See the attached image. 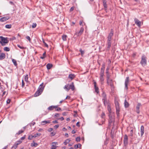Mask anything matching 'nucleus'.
Segmentation results:
<instances>
[{
  "label": "nucleus",
  "mask_w": 149,
  "mask_h": 149,
  "mask_svg": "<svg viewBox=\"0 0 149 149\" xmlns=\"http://www.w3.org/2000/svg\"><path fill=\"white\" fill-rule=\"evenodd\" d=\"M12 25L11 24H7L5 26V27L7 29H10Z\"/></svg>",
  "instance_id": "obj_36"
},
{
  "label": "nucleus",
  "mask_w": 149,
  "mask_h": 149,
  "mask_svg": "<svg viewBox=\"0 0 149 149\" xmlns=\"http://www.w3.org/2000/svg\"><path fill=\"white\" fill-rule=\"evenodd\" d=\"M47 68L48 70H49L52 67V64L50 63H48L47 64Z\"/></svg>",
  "instance_id": "obj_23"
},
{
  "label": "nucleus",
  "mask_w": 149,
  "mask_h": 149,
  "mask_svg": "<svg viewBox=\"0 0 149 149\" xmlns=\"http://www.w3.org/2000/svg\"><path fill=\"white\" fill-rule=\"evenodd\" d=\"M67 36L66 35H63L62 36V38L63 41H66L67 40Z\"/></svg>",
  "instance_id": "obj_32"
},
{
  "label": "nucleus",
  "mask_w": 149,
  "mask_h": 149,
  "mask_svg": "<svg viewBox=\"0 0 149 149\" xmlns=\"http://www.w3.org/2000/svg\"><path fill=\"white\" fill-rule=\"evenodd\" d=\"M6 56V55L5 54L2 53L0 55V60H2Z\"/></svg>",
  "instance_id": "obj_17"
},
{
  "label": "nucleus",
  "mask_w": 149,
  "mask_h": 149,
  "mask_svg": "<svg viewBox=\"0 0 149 149\" xmlns=\"http://www.w3.org/2000/svg\"><path fill=\"white\" fill-rule=\"evenodd\" d=\"M26 39L28 40L29 41H30L31 40V38L29 36H27L26 37Z\"/></svg>",
  "instance_id": "obj_54"
},
{
  "label": "nucleus",
  "mask_w": 149,
  "mask_h": 149,
  "mask_svg": "<svg viewBox=\"0 0 149 149\" xmlns=\"http://www.w3.org/2000/svg\"><path fill=\"white\" fill-rule=\"evenodd\" d=\"M109 77L108 75H107V84L109 83Z\"/></svg>",
  "instance_id": "obj_47"
},
{
  "label": "nucleus",
  "mask_w": 149,
  "mask_h": 149,
  "mask_svg": "<svg viewBox=\"0 0 149 149\" xmlns=\"http://www.w3.org/2000/svg\"><path fill=\"white\" fill-rule=\"evenodd\" d=\"M81 145L80 144H79L76 145L74 146V148L75 149H77L79 148H80L81 147Z\"/></svg>",
  "instance_id": "obj_31"
},
{
  "label": "nucleus",
  "mask_w": 149,
  "mask_h": 149,
  "mask_svg": "<svg viewBox=\"0 0 149 149\" xmlns=\"http://www.w3.org/2000/svg\"><path fill=\"white\" fill-rule=\"evenodd\" d=\"M10 18V17L8 16L4 17H3L0 18V21L1 22H4L9 19Z\"/></svg>",
  "instance_id": "obj_6"
},
{
  "label": "nucleus",
  "mask_w": 149,
  "mask_h": 149,
  "mask_svg": "<svg viewBox=\"0 0 149 149\" xmlns=\"http://www.w3.org/2000/svg\"><path fill=\"white\" fill-rule=\"evenodd\" d=\"M17 46L19 47L20 48L22 49H24V47H21L20 45H17Z\"/></svg>",
  "instance_id": "obj_49"
},
{
  "label": "nucleus",
  "mask_w": 149,
  "mask_h": 149,
  "mask_svg": "<svg viewBox=\"0 0 149 149\" xmlns=\"http://www.w3.org/2000/svg\"><path fill=\"white\" fill-rule=\"evenodd\" d=\"M46 57V52H45L42 54V56H41L40 58L41 59H43Z\"/></svg>",
  "instance_id": "obj_33"
},
{
  "label": "nucleus",
  "mask_w": 149,
  "mask_h": 149,
  "mask_svg": "<svg viewBox=\"0 0 149 149\" xmlns=\"http://www.w3.org/2000/svg\"><path fill=\"white\" fill-rule=\"evenodd\" d=\"M115 104L116 109V113L117 116H119V103L118 101H116L115 102Z\"/></svg>",
  "instance_id": "obj_2"
},
{
  "label": "nucleus",
  "mask_w": 149,
  "mask_h": 149,
  "mask_svg": "<svg viewBox=\"0 0 149 149\" xmlns=\"http://www.w3.org/2000/svg\"><path fill=\"white\" fill-rule=\"evenodd\" d=\"M80 139L79 137H77L76 138V141L77 142H79L80 141Z\"/></svg>",
  "instance_id": "obj_46"
},
{
  "label": "nucleus",
  "mask_w": 149,
  "mask_h": 149,
  "mask_svg": "<svg viewBox=\"0 0 149 149\" xmlns=\"http://www.w3.org/2000/svg\"><path fill=\"white\" fill-rule=\"evenodd\" d=\"M134 21L135 23L137 24L139 27H140V21L139 20L137 19L136 18L134 19Z\"/></svg>",
  "instance_id": "obj_15"
},
{
  "label": "nucleus",
  "mask_w": 149,
  "mask_h": 149,
  "mask_svg": "<svg viewBox=\"0 0 149 149\" xmlns=\"http://www.w3.org/2000/svg\"><path fill=\"white\" fill-rule=\"evenodd\" d=\"M57 145V143L54 142L52 143V147L51 149H56Z\"/></svg>",
  "instance_id": "obj_12"
},
{
  "label": "nucleus",
  "mask_w": 149,
  "mask_h": 149,
  "mask_svg": "<svg viewBox=\"0 0 149 149\" xmlns=\"http://www.w3.org/2000/svg\"><path fill=\"white\" fill-rule=\"evenodd\" d=\"M21 142H22V141H17L15 143H16V145H17L18 146L19 144L21 143Z\"/></svg>",
  "instance_id": "obj_45"
},
{
  "label": "nucleus",
  "mask_w": 149,
  "mask_h": 149,
  "mask_svg": "<svg viewBox=\"0 0 149 149\" xmlns=\"http://www.w3.org/2000/svg\"><path fill=\"white\" fill-rule=\"evenodd\" d=\"M43 83H42L40 85L38 90L41 93L42 92L44 89V87H43Z\"/></svg>",
  "instance_id": "obj_9"
},
{
  "label": "nucleus",
  "mask_w": 149,
  "mask_h": 149,
  "mask_svg": "<svg viewBox=\"0 0 149 149\" xmlns=\"http://www.w3.org/2000/svg\"><path fill=\"white\" fill-rule=\"evenodd\" d=\"M112 81V80L109 79V83L107 84L108 85H109L110 84V83H111V81Z\"/></svg>",
  "instance_id": "obj_61"
},
{
  "label": "nucleus",
  "mask_w": 149,
  "mask_h": 149,
  "mask_svg": "<svg viewBox=\"0 0 149 149\" xmlns=\"http://www.w3.org/2000/svg\"><path fill=\"white\" fill-rule=\"evenodd\" d=\"M70 140L69 139H67L63 143L64 145H66L70 141Z\"/></svg>",
  "instance_id": "obj_30"
},
{
  "label": "nucleus",
  "mask_w": 149,
  "mask_h": 149,
  "mask_svg": "<svg viewBox=\"0 0 149 149\" xmlns=\"http://www.w3.org/2000/svg\"><path fill=\"white\" fill-rule=\"evenodd\" d=\"M103 5L104 7L105 10H107V5L106 3H103Z\"/></svg>",
  "instance_id": "obj_39"
},
{
  "label": "nucleus",
  "mask_w": 149,
  "mask_h": 149,
  "mask_svg": "<svg viewBox=\"0 0 149 149\" xmlns=\"http://www.w3.org/2000/svg\"><path fill=\"white\" fill-rule=\"evenodd\" d=\"M59 125H55L54 127V128L56 129L57 128L59 127Z\"/></svg>",
  "instance_id": "obj_53"
},
{
  "label": "nucleus",
  "mask_w": 149,
  "mask_h": 149,
  "mask_svg": "<svg viewBox=\"0 0 149 149\" xmlns=\"http://www.w3.org/2000/svg\"><path fill=\"white\" fill-rule=\"evenodd\" d=\"M79 122H77V123L76 124V125L77 126H78V127H79L80 126V125H79Z\"/></svg>",
  "instance_id": "obj_59"
},
{
  "label": "nucleus",
  "mask_w": 149,
  "mask_h": 149,
  "mask_svg": "<svg viewBox=\"0 0 149 149\" xmlns=\"http://www.w3.org/2000/svg\"><path fill=\"white\" fill-rule=\"evenodd\" d=\"M109 123L110 124L111 123L113 122L114 121V119L111 116L110 114L109 115Z\"/></svg>",
  "instance_id": "obj_13"
},
{
  "label": "nucleus",
  "mask_w": 149,
  "mask_h": 149,
  "mask_svg": "<svg viewBox=\"0 0 149 149\" xmlns=\"http://www.w3.org/2000/svg\"><path fill=\"white\" fill-rule=\"evenodd\" d=\"M84 31V28L82 27L81 28L80 30L79 31V32H76L75 34L74 35H77V36H80L83 32Z\"/></svg>",
  "instance_id": "obj_4"
},
{
  "label": "nucleus",
  "mask_w": 149,
  "mask_h": 149,
  "mask_svg": "<svg viewBox=\"0 0 149 149\" xmlns=\"http://www.w3.org/2000/svg\"><path fill=\"white\" fill-rule=\"evenodd\" d=\"M36 23H33L32 25V27L33 28H34L36 27Z\"/></svg>",
  "instance_id": "obj_40"
},
{
  "label": "nucleus",
  "mask_w": 149,
  "mask_h": 149,
  "mask_svg": "<svg viewBox=\"0 0 149 149\" xmlns=\"http://www.w3.org/2000/svg\"><path fill=\"white\" fill-rule=\"evenodd\" d=\"M53 130V129L52 128H50L48 129V131L49 132H51Z\"/></svg>",
  "instance_id": "obj_56"
},
{
  "label": "nucleus",
  "mask_w": 149,
  "mask_h": 149,
  "mask_svg": "<svg viewBox=\"0 0 149 149\" xmlns=\"http://www.w3.org/2000/svg\"><path fill=\"white\" fill-rule=\"evenodd\" d=\"M113 33L112 29L111 30L110 33H109V36L107 37V39L112 40V37L113 36Z\"/></svg>",
  "instance_id": "obj_10"
},
{
  "label": "nucleus",
  "mask_w": 149,
  "mask_h": 149,
  "mask_svg": "<svg viewBox=\"0 0 149 149\" xmlns=\"http://www.w3.org/2000/svg\"><path fill=\"white\" fill-rule=\"evenodd\" d=\"M24 83L23 80H22V87H23L24 86Z\"/></svg>",
  "instance_id": "obj_52"
},
{
  "label": "nucleus",
  "mask_w": 149,
  "mask_h": 149,
  "mask_svg": "<svg viewBox=\"0 0 149 149\" xmlns=\"http://www.w3.org/2000/svg\"><path fill=\"white\" fill-rule=\"evenodd\" d=\"M100 80L101 84H103V81L104 80L103 77H100Z\"/></svg>",
  "instance_id": "obj_26"
},
{
  "label": "nucleus",
  "mask_w": 149,
  "mask_h": 149,
  "mask_svg": "<svg viewBox=\"0 0 149 149\" xmlns=\"http://www.w3.org/2000/svg\"><path fill=\"white\" fill-rule=\"evenodd\" d=\"M79 51L80 52L82 56L84 54V51L82 50L81 49L79 50Z\"/></svg>",
  "instance_id": "obj_44"
},
{
  "label": "nucleus",
  "mask_w": 149,
  "mask_h": 149,
  "mask_svg": "<svg viewBox=\"0 0 149 149\" xmlns=\"http://www.w3.org/2000/svg\"><path fill=\"white\" fill-rule=\"evenodd\" d=\"M44 45L46 47H47V48H48V45L47 44H46L45 42H44Z\"/></svg>",
  "instance_id": "obj_51"
},
{
  "label": "nucleus",
  "mask_w": 149,
  "mask_h": 149,
  "mask_svg": "<svg viewBox=\"0 0 149 149\" xmlns=\"http://www.w3.org/2000/svg\"><path fill=\"white\" fill-rule=\"evenodd\" d=\"M140 63L143 67H144L147 65V57L145 55H143L141 57Z\"/></svg>",
  "instance_id": "obj_1"
},
{
  "label": "nucleus",
  "mask_w": 149,
  "mask_h": 149,
  "mask_svg": "<svg viewBox=\"0 0 149 149\" xmlns=\"http://www.w3.org/2000/svg\"><path fill=\"white\" fill-rule=\"evenodd\" d=\"M41 93V92L39 90H37V91L36 92L35 94V96L36 97L40 95Z\"/></svg>",
  "instance_id": "obj_24"
},
{
  "label": "nucleus",
  "mask_w": 149,
  "mask_h": 149,
  "mask_svg": "<svg viewBox=\"0 0 149 149\" xmlns=\"http://www.w3.org/2000/svg\"><path fill=\"white\" fill-rule=\"evenodd\" d=\"M41 135V134L40 133H37L36 134H35L33 135L34 137H36L38 136H40Z\"/></svg>",
  "instance_id": "obj_42"
},
{
  "label": "nucleus",
  "mask_w": 149,
  "mask_h": 149,
  "mask_svg": "<svg viewBox=\"0 0 149 149\" xmlns=\"http://www.w3.org/2000/svg\"><path fill=\"white\" fill-rule=\"evenodd\" d=\"M129 77H127L125 81V88L127 89L128 88L127 85L129 83Z\"/></svg>",
  "instance_id": "obj_7"
},
{
  "label": "nucleus",
  "mask_w": 149,
  "mask_h": 149,
  "mask_svg": "<svg viewBox=\"0 0 149 149\" xmlns=\"http://www.w3.org/2000/svg\"><path fill=\"white\" fill-rule=\"evenodd\" d=\"M38 145L37 143H35L33 141V142L31 143V146L32 147H36L38 146Z\"/></svg>",
  "instance_id": "obj_27"
},
{
  "label": "nucleus",
  "mask_w": 149,
  "mask_h": 149,
  "mask_svg": "<svg viewBox=\"0 0 149 149\" xmlns=\"http://www.w3.org/2000/svg\"><path fill=\"white\" fill-rule=\"evenodd\" d=\"M104 70L103 69H101L100 73L104 74Z\"/></svg>",
  "instance_id": "obj_57"
},
{
  "label": "nucleus",
  "mask_w": 149,
  "mask_h": 149,
  "mask_svg": "<svg viewBox=\"0 0 149 149\" xmlns=\"http://www.w3.org/2000/svg\"><path fill=\"white\" fill-rule=\"evenodd\" d=\"M12 61L13 62V63L14 65L15 66H17V62H16V60H15L13 59H12Z\"/></svg>",
  "instance_id": "obj_34"
},
{
  "label": "nucleus",
  "mask_w": 149,
  "mask_h": 149,
  "mask_svg": "<svg viewBox=\"0 0 149 149\" xmlns=\"http://www.w3.org/2000/svg\"><path fill=\"white\" fill-rule=\"evenodd\" d=\"M74 9V8L73 7H72L70 9V11H72Z\"/></svg>",
  "instance_id": "obj_64"
},
{
  "label": "nucleus",
  "mask_w": 149,
  "mask_h": 149,
  "mask_svg": "<svg viewBox=\"0 0 149 149\" xmlns=\"http://www.w3.org/2000/svg\"><path fill=\"white\" fill-rule=\"evenodd\" d=\"M128 138L127 136L125 135L124 139V144L125 146H126L128 144Z\"/></svg>",
  "instance_id": "obj_5"
},
{
  "label": "nucleus",
  "mask_w": 149,
  "mask_h": 149,
  "mask_svg": "<svg viewBox=\"0 0 149 149\" xmlns=\"http://www.w3.org/2000/svg\"><path fill=\"white\" fill-rule=\"evenodd\" d=\"M139 108L140 104L139 103H138L136 107V112L138 113H139L140 112L139 110Z\"/></svg>",
  "instance_id": "obj_16"
},
{
  "label": "nucleus",
  "mask_w": 149,
  "mask_h": 149,
  "mask_svg": "<svg viewBox=\"0 0 149 149\" xmlns=\"http://www.w3.org/2000/svg\"><path fill=\"white\" fill-rule=\"evenodd\" d=\"M6 91H4L3 93V94L2 95V97L6 93Z\"/></svg>",
  "instance_id": "obj_63"
},
{
  "label": "nucleus",
  "mask_w": 149,
  "mask_h": 149,
  "mask_svg": "<svg viewBox=\"0 0 149 149\" xmlns=\"http://www.w3.org/2000/svg\"><path fill=\"white\" fill-rule=\"evenodd\" d=\"M52 123H58V122L57 120H54L52 121Z\"/></svg>",
  "instance_id": "obj_58"
},
{
  "label": "nucleus",
  "mask_w": 149,
  "mask_h": 149,
  "mask_svg": "<svg viewBox=\"0 0 149 149\" xmlns=\"http://www.w3.org/2000/svg\"><path fill=\"white\" fill-rule=\"evenodd\" d=\"M28 74H26L24 80L26 81H28Z\"/></svg>",
  "instance_id": "obj_41"
},
{
  "label": "nucleus",
  "mask_w": 149,
  "mask_h": 149,
  "mask_svg": "<svg viewBox=\"0 0 149 149\" xmlns=\"http://www.w3.org/2000/svg\"><path fill=\"white\" fill-rule=\"evenodd\" d=\"M111 39H107V50H109L111 46Z\"/></svg>",
  "instance_id": "obj_8"
},
{
  "label": "nucleus",
  "mask_w": 149,
  "mask_h": 149,
  "mask_svg": "<svg viewBox=\"0 0 149 149\" xmlns=\"http://www.w3.org/2000/svg\"><path fill=\"white\" fill-rule=\"evenodd\" d=\"M75 77V76L74 74H70L69 75L68 77L69 78L71 79V80L73 79Z\"/></svg>",
  "instance_id": "obj_22"
},
{
  "label": "nucleus",
  "mask_w": 149,
  "mask_h": 149,
  "mask_svg": "<svg viewBox=\"0 0 149 149\" xmlns=\"http://www.w3.org/2000/svg\"><path fill=\"white\" fill-rule=\"evenodd\" d=\"M59 116V113H56L55 115V116L56 117H58Z\"/></svg>",
  "instance_id": "obj_62"
},
{
  "label": "nucleus",
  "mask_w": 149,
  "mask_h": 149,
  "mask_svg": "<svg viewBox=\"0 0 149 149\" xmlns=\"http://www.w3.org/2000/svg\"><path fill=\"white\" fill-rule=\"evenodd\" d=\"M129 106V104L127 102L126 99L125 100L124 102V106L125 108H127Z\"/></svg>",
  "instance_id": "obj_21"
},
{
  "label": "nucleus",
  "mask_w": 149,
  "mask_h": 149,
  "mask_svg": "<svg viewBox=\"0 0 149 149\" xmlns=\"http://www.w3.org/2000/svg\"><path fill=\"white\" fill-rule=\"evenodd\" d=\"M94 88L95 92L97 93H99L98 87L97 86H94Z\"/></svg>",
  "instance_id": "obj_28"
},
{
  "label": "nucleus",
  "mask_w": 149,
  "mask_h": 149,
  "mask_svg": "<svg viewBox=\"0 0 149 149\" xmlns=\"http://www.w3.org/2000/svg\"><path fill=\"white\" fill-rule=\"evenodd\" d=\"M64 88L67 90V91H68L70 90V88H69V84H67L65 85L64 87Z\"/></svg>",
  "instance_id": "obj_25"
},
{
  "label": "nucleus",
  "mask_w": 149,
  "mask_h": 149,
  "mask_svg": "<svg viewBox=\"0 0 149 149\" xmlns=\"http://www.w3.org/2000/svg\"><path fill=\"white\" fill-rule=\"evenodd\" d=\"M33 137H34L33 135H29L28 137V139L29 140H31Z\"/></svg>",
  "instance_id": "obj_43"
},
{
  "label": "nucleus",
  "mask_w": 149,
  "mask_h": 149,
  "mask_svg": "<svg viewBox=\"0 0 149 149\" xmlns=\"http://www.w3.org/2000/svg\"><path fill=\"white\" fill-rule=\"evenodd\" d=\"M17 145H16V143H15L13 146L12 147V149H15L17 147Z\"/></svg>",
  "instance_id": "obj_38"
},
{
  "label": "nucleus",
  "mask_w": 149,
  "mask_h": 149,
  "mask_svg": "<svg viewBox=\"0 0 149 149\" xmlns=\"http://www.w3.org/2000/svg\"><path fill=\"white\" fill-rule=\"evenodd\" d=\"M141 135L142 136L144 133V127L143 125L141 126L140 128Z\"/></svg>",
  "instance_id": "obj_14"
},
{
  "label": "nucleus",
  "mask_w": 149,
  "mask_h": 149,
  "mask_svg": "<svg viewBox=\"0 0 149 149\" xmlns=\"http://www.w3.org/2000/svg\"><path fill=\"white\" fill-rule=\"evenodd\" d=\"M10 101V99H8L6 101V103L7 104H9Z\"/></svg>",
  "instance_id": "obj_55"
},
{
  "label": "nucleus",
  "mask_w": 149,
  "mask_h": 149,
  "mask_svg": "<svg viewBox=\"0 0 149 149\" xmlns=\"http://www.w3.org/2000/svg\"><path fill=\"white\" fill-rule=\"evenodd\" d=\"M64 118L63 117H61L59 118V119L61 121L63 120H64Z\"/></svg>",
  "instance_id": "obj_60"
},
{
  "label": "nucleus",
  "mask_w": 149,
  "mask_h": 149,
  "mask_svg": "<svg viewBox=\"0 0 149 149\" xmlns=\"http://www.w3.org/2000/svg\"><path fill=\"white\" fill-rule=\"evenodd\" d=\"M10 48L7 47H5L4 48V50L6 51H10Z\"/></svg>",
  "instance_id": "obj_37"
},
{
  "label": "nucleus",
  "mask_w": 149,
  "mask_h": 149,
  "mask_svg": "<svg viewBox=\"0 0 149 149\" xmlns=\"http://www.w3.org/2000/svg\"><path fill=\"white\" fill-rule=\"evenodd\" d=\"M56 108H55L56 109V111H59L60 110H61V109L60 108V107H58V108H56Z\"/></svg>",
  "instance_id": "obj_50"
},
{
  "label": "nucleus",
  "mask_w": 149,
  "mask_h": 149,
  "mask_svg": "<svg viewBox=\"0 0 149 149\" xmlns=\"http://www.w3.org/2000/svg\"><path fill=\"white\" fill-rule=\"evenodd\" d=\"M24 132V131L23 130H20L18 132V134H20L21 133H23V132Z\"/></svg>",
  "instance_id": "obj_48"
},
{
  "label": "nucleus",
  "mask_w": 149,
  "mask_h": 149,
  "mask_svg": "<svg viewBox=\"0 0 149 149\" xmlns=\"http://www.w3.org/2000/svg\"><path fill=\"white\" fill-rule=\"evenodd\" d=\"M50 123V121L49 120H48V121H43L41 122V124L42 125H45V124H47V123Z\"/></svg>",
  "instance_id": "obj_19"
},
{
  "label": "nucleus",
  "mask_w": 149,
  "mask_h": 149,
  "mask_svg": "<svg viewBox=\"0 0 149 149\" xmlns=\"http://www.w3.org/2000/svg\"><path fill=\"white\" fill-rule=\"evenodd\" d=\"M102 100L103 101L104 104V106H106L107 104H109L107 101V99Z\"/></svg>",
  "instance_id": "obj_35"
},
{
  "label": "nucleus",
  "mask_w": 149,
  "mask_h": 149,
  "mask_svg": "<svg viewBox=\"0 0 149 149\" xmlns=\"http://www.w3.org/2000/svg\"><path fill=\"white\" fill-rule=\"evenodd\" d=\"M102 96L103 97L102 100L107 99L106 95L105 93H103L102 94Z\"/></svg>",
  "instance_id": "obj_29"
},
{
  "label": "nucleus",
  "mask_w": 149,
  "mask_h": 149,
  "mask_svg": "<svg viewBox=\"0 0 149 149\" xmlns=\"http://www.w3.org/2000/svg\"><path fill=\"white\" fill-rule=\"evenodd\" d=\"M69 88L70 89H71L73 91L74 89V85L73 83H72V84L69 85Z\"/></svg>",
  "instance_id": "obj_18"
},
{
  "label": "nucleus",
  "mask_w": 149,
  "mask_h": 149,
  "mask_svg": "<svg viewBox=\"0 0 149 149\" xmlns=\"http://www.w3.org/2000/svg\"><path fill=\"white\" fill-rule=\"evenodd\" d=\"M58 106V105L51 106L49 107L48 108V109L49 111H52L54 109L57 108Z\"/></svg>",
  "instance_id": "obj_11"
},
{
  "label": "nucleus",
  "mask_w": 149,
  "mask_h": 149,
  "mask_svg": "<svg viewBox=\"0 0 149 149\" xmlns=\"http://www.w3.org/2000/svg\"><path fill=\"white\" fill-rule=\"evenodd\" d=\"M107 110L109 112V113L110 114L111 113V109L110 104H108Z\"/></svg>",
  "instance_id": "obj_20"
},
{
  "label": "nucleus",
  "mask_w": 149,
  "mask_h": 149,
  "mask_svg": "<svg viewBox=\"0 0 149 149\" xmlns=\"http://www.w3.org/2000/svg\"><path fill=\"white\" fill-rule=\"evenodd\" d=\"M0 38L1 39V42L3 44L4 43H8L9 42V40H8V38H5L2 36L0 37Z\"/></svg>",
  "instance_id": "obj_3"
}]
</instances>
